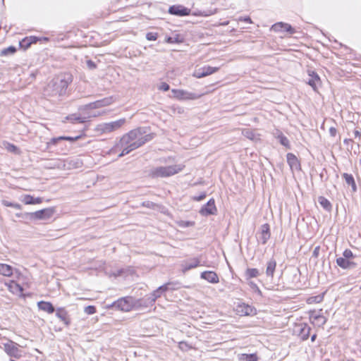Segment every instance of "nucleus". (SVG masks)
Listing matches in <instances>:
<instances>
[{"label": "nucleus", "instance_id": "b1692460", "mask_svg": "<svg viewBox=\"0 0 361 361\" xmlns=\"http://www.w3.org/2000/svg\"><path fill=\"white\" fill-rule=\"evenodd\" d=\"M37 307L39 310L46 312L49 314H51L54 312V307L52 304L49 302L40 301L37 302Z\"/></svg>", "mask_w": 361, "mask_h": 361}, {"label": "nucleus", "instance_id": "a211bd4d", "mask_svg": "<svg viewBox=\"0 0 361 361\" xmlns=\"http://www.w3.org/2000/svg\"><path fill=\"white\" fill-rule=\"evenodd\" d=\"M308 75L310 78L308 80L307 84L310 85L314 91H317V85L320 82V78L319 75L312 71H308Z\"/></svg>", "mask_w": 361, "mask_h": 361}, {"label": "nucleus", "instance_id": "052dcab7", "mask_svg": "<svg viewBox=\"0 0 361 361\" xmlns=\"http://www.w3.org/2000/svg\"><path fill=\"white\" fill-rule=\"evenodd\" d=\"M307 335L303 338V339H307Z\"/></svg>", "mask_w": 361, "mask_h": 361}, {"label": "nucleus", "instance_id": "f3484780", "mask_svg": "<svg viewBox=\"0 0 361 361\" xmlns=\"http://www.w3.org/2000/svg\"><path fill=\"white\" fill-rule=\"evenodd\" d=\"M200 265V260L197 258L191 259L183 262L181 264L182 271L185 272L191 269L195 268Z\"/></svg>", "mask_w": 361, "mask_h": 361}, {"label": "nucleus", "instance_id": "393cba45", "mask_svg": "<svg viewBox=\"0 0 361 361\" xmlns=\"http://www.w3.org/2000/svg\"><path fill=\"white\" fill-rule=\"evenodd\" d=\"M6 286L8 289L14 294L20 295L23 293V288L15 281H11L6 283Z\"/></svg>", "mask_w": 361, "mask_h": 361}, {"label": "nucleus", "instance_id": "79ce46f5", "mask_svg": "<svg viewBox=\"0 0 361 361\" xmlns=\"http://www.w3.org/2000/svg\"><path fill=\"white\" fill-rule=\"evenodd\" d=\"M179 348L183 351H188L189 349H190V346L185 342H180L178 344Z\"/></svg>", "mask_w": 361, "mask_h": 361}, {"label": "nucleus", "instance_id": "4c0bfd02", "mask_svg": "<svg viewBox=\"0 0 361 361\" xmlns=\"http://www.w3.org/2000/svg\"><path fill=\"white\" fill-rule=\"evenodd\" d=\"M16 51V49L15 47L11 46L8 48L4 49L1 51V56H7L10 54H13Z\"/></svg>", "mask_w": 361, "mask_h": 361}, {"label": "nucleus", "instance_id": "58836bf2", "mask_svg": "<svg viewBox=\"0 0 361 361\" xmlns=\"http://www.w3.org/2000/svg\"><path fill=\"white\" fill-rule=\"evenodd\" d=\"M247 283L248 285L250 286V287L256 293H257L259 295H262V292L261 290H259V288H258V286H257L256 283H255L253 281H250V280H247Z\"/></svg>", "mask_w": 361, "mask_h": 361}, {"label": "nucleus", "instance_id": "a18cd8bd", "mask_svg": "<svg viewBox=\"0 0 361 361\" xmlns=\"http://www.w3.org/2000/svg\"><path fill=\"white\" fill-rule=\"evenodd\" d=\"M146 38L149 41H155L157 39V34L154 32H148L146 35Z\"/></svg>", "mask_w": 361, "mask_h": 361}, {"label": "nucleus", "instance_id": "6e6552de", "mask_svg": "<svg viewBox=\"0 0 361 361\" xmlns=\"http://www.w3.org/2000/svg\"><path fill=\"white\" fill-rule=\"evenodd\" d=\"M19 345L11 340H8L6 343H2V348L7 355L15 358L21 357V350Z\"/></svg>", "mask_w": 361, "mask_h": 361}, {"label": "nucleus", "instance_id": "3c124183", "mask_svg": "<svg viewBox=\"0 0 361 361\" xmlns=\"http://www.w3.org/2000/svg\"><path fill=\"white\" fill-rule=\"evenodd\" d=\"M2 204L6 206V207H11V205L13 204V202H8L7 200H2Z\"/></svg>", "mask_w": 361, "mask_h": 361}, {"label": "nucleus", "instance_id": "4d7b16f0", "mask_svg": "<svg viewBox=\"0 0 361 361\" xmlns=\"http://www.w3.org/2000/svg\"><path fill=\"white\" fill-rule=\"evenodd\" d=\"M354 135H355V137L360 138L361 137V133L359 130H355Z\"/></svg>", "mask_w": 361, "mask_h": 361}, {"label": "nucleus", "instance_id": "4be33fe9", "mask_svg": "<svg viewBox=\"0 0 361 361\" xmlns=\"http://www.w3.org/2000/svg\"><path fill=\"white\" fill-rule=\"evenodd\" d=\"M310 320L313 324L319 326L324 324L326 322V318L317 312L311 314Z\"/></svg>", "mask_w": 361, "mask_h": 361}, {"label": "nucleus", "instance_id": "49530a36", "mask_svg": "<svg viewBox=\"0 0 361 361\" xmlns=\"http://www.w3.org/2000/svg\"><path fill=\"white\" fill-rule=\"evenodd\" d=\"M322 297L318 295V296L310 298L307 300V302H308V303L319 302L322 301Z\"/></svg>", "mask_w": 361, "mask_h": 361}, {"label": "nucleus", "instance_id": "9d476101", "mask_svg": "<svg viewBox=\"0 0 361 361\" xmlns=\"http://www.w3.org/2000/svg\"><path fill=\"white\" fill-rule=\"evenodd\" d=\"M82 115H71L70 116V120L73 123H85L87 119L92 118V117H97L99 116H101L102 114H104V111H95V112H87L84 111V109L82 110Z\"/></svg>", "mask_w": 361, "mask_h": 361}, {"label": "nucleus", "instance_id": "5fc2aeb1", "mask_svg": "<svg viewBox=\"0 0 361 361\" xmlns=\"http://www.w3.org/2000/svg\"><path fill=\"white\" fill-rule=\"evenodd\" d=\"M240 20H243V21L247 22V23H252V20H251V19L249 17L241 18Z\"/></svg>", "mask_w": 361, "mask_h": 361}, {"label": "nucleus", "instance_id": "bf43d9fd", "mask_svg": "<svg viewBox=\"0 0 361 361\" xmlns=\"http://www.w3.org/2000/svg\"><path fill=\"white\" fill-rule=\"evenodd\" d=\"M317 250H318V247H316V249L314 250V255H316V253H317Z\"/></svg>", "mask_w": 361, "mask_h": 361}, {"label": "nucleus", "instance_id": "7c9ffc66", "mask_svg": "<svg viewBox=\"0 0 361 361\" xmlns=\"http://www.w3.org/2000/svg\"><path fill=\"white\" fill-rule=\"evenodd\" d=\"M343 177L345 179L346 183L352 187L353 191L356 190V185L354 178L352 175L348 173H343Z\"/></svg>", "mask_w": 361, "mask_h": 361}, {"label": "nucleus", "instance_id": "2eb2a0df", "mask_svg": "<svg viewBox=\"0 0 361 361\" xmlns=\"http://www.w3.org/2000/svg\"><path fill=\"white\" fill-rule=\"evenodd\" d=\"M201 278L212 283H217L219 281L218 275L212 271H205L201 274Z\"/></svg>", "mask_w": 361, "mask_h": 361}, {"label": "nucleus", "instance_id": "423d86ee", "mask_svg": "<svg viewBox=\"0 0 361 361\" xmlns=\"http://www.w3.org/2000/svg\"><path fill=\"white\" fill-rule=\"evenodd\" d=\"M54 209L52 207L45 208L34 212L27 214L30 221H46L52 217L54 214Z\"/></svg>", "mask_w": 361, "mask_h": 361}, {"label": "nucleus", "instance_id": "e433bc0d", "mask_svg": "<svg viewBox=\"0 0 361 361\" xmlns=\"http://www.w3.org/2000/svg\"><path fill=\"white\" fill-rule=\"evenodd\" d=\"M4 148L7 151H8L10 152H13L14 154H19L20 153V151H19L18 148L16 145H14L13 144H11V143H9L8 142H4Z\"/></svg>", "mask_w": 361, "mask_h": 361}, {"label": "nucleus", "instance_id": "ea45409f", "mask_svg": "<svg viewBox=\"0 0 361 361\" xmlns=\"http://www.w3.org/2000/svg\"><path fill=\"white\" fill-rule=\"evenodd\" d=\"M177 224L182 228H186L192 226L194 225V222L188 221H178Z\"/></svg>", "mask_w": 361, "mask_h": 361}, {"label": "nucleus", "instance_id": "f03ea898", "mask_svg": "<svg viewBox=\"0 0 361 361\" xmlns=\"http://www.w3.org/2000/svg\"><path fill=\"white\" fill-rule=\"evenodd\" d=\"M71 82V74L61 73L47 84L44 89V94L47 96H61L66 93V88Z\"/></svg>", "mask_w": 361, "mask_h": 361}, {"label": "nucleus", "instance_id": "39448f33", "mask_svg": "<svg viewBox=\"0 0 361 361\" xmlns=\"http://www.w3.org/2000/svg\"><path fill=\"white\" fill-rule=\"evenodd\" d=\"M125 123V118H121L109 123H102L98 124L95 127L94 130L98 135L107 134L120 129Z\"/></svg>", "mask_w": 361, "mask_h": 361}, {"label": "nucleus", "instance_id": "a878e982", "mask_svg": "<svg viewBox=\"0 0 361 361\" xmlns=\"http://www.w3.org/2000/svg\"><path fill=\"white\" fill-rule=\"evenodd\" d=\"M13 269L11 266L0 263V274L4 276L9 277L12 276Z\"/></svg>", "mask_w": 361, "mask_h": 361}, {"label": "nucleus", "instance_id": "ddd939ff", "mask_svg": "<svg viewBox=\"0 0 361 361\" xmlns=\"http://www.w3.org/2000/svg\"><path fill=\"white\" fill-rule=\"evenodd\" d=\"M271 30L279 32L286 35V34H293L294 32V30L293 27L288 23L279 22L276 23L271 26Z\"/></svg>", "mask_w": 361, "mask_h": 361}, {"label": "nucleus", "instance_id": "7ed1b4c3", "mask_svg": "<svg viewBox=\"0 0 361 361\" xmlns=\"http://www.w3.org/2000/svg\"><path fill=\"white\" fill-rule=\"evenodd\" d=\"M184 168L185 165L183 164L167 166H159L152 169L150 171V175L154 178L169 177L182 171Z\"/></svg>", "mask_w": 361, "mask_h": 361}, {"label": "nucleus", "instance_id": "a19ab883", "mask_svg": "<svg viewBox=\"0 0 361 361\" xmlns=\"http://www.w3.org/2000/svg\"><path fill=\"white\" fill-rule=\"evenodd\" d=\"M84 312L89 315L93 314L96 312V308L94 306L89 305L85 307Z\"/></svg>", "mask_w": 361, "mask_h": 361}, {"label": "nucleus", "instance_id": "20e7f679", "mask_svg": "<svg viewBox=\"0 0 361 361\" xmlns=\"http://www.w3.org/2000/svg\"><path fill=\"white\" fill-rule=\"evenodd\" d=\"M141 300H135L131 297H125L118 300L109 307H115L121 311L129 312L133 309L141 307Z\"/></svg>", "mask_w": 361, "mask_h": 361}, {"label": "nucleus", "instance_id": "f8f14e48", "mask_svg": "<svg viewBox=\"0 0 361 361\" xmlns=\"http://www.w3.org/2000/svg\"><path fill=\"white\" fill-rule=\"evenodd\" d=\"M235 310L240 316H251L256 314V310L254 307L245 303H239Z\"/></svg>", "mask_w": 361, "mask_h": 361}, {"label": "nucleus", "instance_id": "5701e85b", "mask_svg": "<svg viewBox=\"0 0 361 361\" xmlns=\"http://www.w3.org/2000/svg\"><path fill=\"white\" fill-rule=\"evenodd\" d=\"M21 201L25 204H38L42 202V197H33L30 195H25L21 197Z\"/></svg>", "mask_w": 361, "mask_h": 361}, {"label": "nucleus", "instance_id": "1a4fd4ad", "mask_svg": "<svg viewBox=\"0 0 361 361\" xmlns=\"http://www.w3.org/2000/svg\"><path fill=\"white\" fill-rule=\"evenodd\" d=\"M114 102L112 97H106L101 100L90 103L84 107V111L92 112V111L111 105Z\"/></svg>", "mask_w": 361, "mask_h": 361}, {"label": "nucleus", "instance_id": "6ab92c4d", "mask_svg": "<svg viewBox=\"0 0 361 361\" xmlns=\"http://www.w3.org/2000/svg\"><path fill=\"white\" fill-rule=\"evenodd\" d=\"M287 162L292 171H298L300 169V163L293 154L288 153L287 154Z\"/></svg>", "mask_w": 361, "mask_h": 361}, {"label": "nucleus", "instance_id": "c9c22d12", "mask_svg": "<svg viewBox=\"0 0 361 361\" xmlns=\"http://www.w3.org/2000/svg\"><path fill=\"white\" fill-rule=\"evenodd\" d=\"M183 38L179 35H175L174 36L166 38V42L169 44H179L183 42Z\"/></svg>", "mask_w": 361, "mask_h": 361}, {"label": "nucleus", "instance_id": "dca6fc26", "mask_svg": "<svg viewBox=\"0 0 361 361\" xmlns=\"http://www.w3.org/2000/svg\"><path fill=\"white\" fill-rule=\"evenodd\" d=\"M270 238L269 226L265 224L261 226L259 239L262 244H265Z\"/></svg>", "mask_w": 361, "mask_h": 361}, {"label": "nucleus", "instance_id": "e2e57ef3", "mask_svg": "<svg viewBox=\"0 0 361 361\" xmlns=\"http://www.w3.org/2000/svg\"><path fill=\"white\" fill-rule=\"evenodd\" d=\"M88 63L90 64V66H92V63L90 61H88Z\"/></svg>", "mask_w": 361, "mask_h": 361}, {"label": "nucleus", "instance_id": "412c9836", "mask_svg": "<svg viewBox=\"0 0 361 361\" xmlns=\"http://www.w3.org/2000/svg\"><path fill=\"white\" fill-rule=\"evenodd\" d=\"M169 13L180 16H186L189 13V10L180 6H173L169 8Z\"/></svg>", "mask_w": 361, "mask_h": 361}, {"label": "nucleus", "instance_id": "de8ad7c7", "mask_svg": "<svg viewBox=\"0 0 361 361\" xmlns=\"http://www.w3.org/2000/svg\"><path fill=\"white\" fill-rule=\"evenodd\" d=\"M158 89L162 91H168L169 85L166 82H161L158 86Z\"/></svg>", "mask_w": 361, "mask_h": 361}, {"label": "nucleus", "instance_id": "603ef678", "mask_svg": "<svg viewBox=\"0 0 361 361\" xmlns=\"http://www.w3.org/2000/svg\"><path fill=\"white\" fill-rule=\"evenodd\" d=\"M60 137L62 138V140H71V141H73L78 138V137L73 138L71 137H65V136H61Z\"/></svg>", "mask_w": 361, "mask_h": 361}, {"label": "nucleus", "instance_id": "37998d69", "mask_svg": "<svg viewBox=\"0 0 361 361\" xmlns=\"http://www.w3.org/2000/svg\"><path fill=\"white\" fill-rule=\"evenodd\" d=\"M62 140V138L60 137H54L50 140L49 142H47V147H49L51 145H55L58 143L59 141Z\"/></svg>", "mask_w": 361, "mask_h": 361}, {"label": "nucleus", "instance_id": "8fccbe9b", "mask_svg": "<svg viewBox=\"0 0 361 361\" xmlns=\"http://www.w3.org/2000/svg\"><path fill=\"white\" fill-rule=\"evenodd\" d=\"M206 197V193L205 192H203L199 196H195V197H193L192 199L195 201H201L203 199H204Z\"/></svg>", "mask_w": 361, "mask_h": 361}, {"label": "nucleus", "instance_id": "0eeeda50", "mask_svg": "<svg viewBox=\"0 0 361 361\" xmlns=\"http://www.w3.org/2000/svg\"><path fill=\"white\" fill-rule=\"evenodd\" d=\"M171 97L178 100H194L200 98L204 94H197L184 90L173 89Z\"/></svg>", "mask_w": 361, "mask_h": 361}, {"label": "nucleus", "instance_id": "c85d7f7f", "mask_svg": "<svg viewBox=\"0 0 361 361\" xmlns=\"http://www.w3.org/2000/svg\"><path fill=\"white\" fill-rule=\"evenodd\" d=\"M276 267V262L275 260H270L267 263L266 269V274L267 276L273 277Z\"/></svg>", "mask_w": 361, "mask_h": 361}, {"label": "nucleus", "instance_id": "f257e3e1", "mask_svg": "<svg viewBox=\"0 0 361 361\" xmlns=\"http://www.w3.org/2000/svg\"><path fill=\"white\" fill-rule=\"evenodd\" d=\"M151 139L152 136L150 135H144L141 129L131 130L121 138V142L122 145H125V147L122 152L119 154V157H121L128 154L129 152L142 146Z\"/></svg>", "mask_w": 361, "mask_h": 361}, {"label": "nucleus", "instance_id": "6e6d98bb", "mask_svg": "<svg viewBox=\"0 0 361 361\" xmlns=\"http://www.w3.org/2000/svg\"><path fill=\"white\" fill-rule=\"evenodd\" d=\"M329 131H330V133H331V135L332 136H335V135H336V128H330V130H329Z\"/></svg>", "mask_w": 361, "mask_h": 361}, {"label": "nucleus", "instance_id": "bb28decb", "mask_svg": "<svg viewBox=\"0 0 361 361\" xmlns=\"http://www.w3.org/2000/svg\"><path fill=\"white\" fill-rule=\"evenodd\" d=\"M37 40V37L31 36L29 37L24 38L20 42V46L25 49H27L32 44L35 43Z\"/></svg>", "mask_w": 361, "mask_h": 361}, {"label": "nucleus", "instance_id": "4468645a", "mask_svg": "<svg viewBox=\"0 0 361 361\" xmlns=\"http://www.w3.org/2000/svg\"><path fill=\"white\" fill-rule=\"evenodd\" d=\"M217 209L214 199H210L200 210L202 216H209L216 214Z\"/></svg>", "mask_w": 361, "mask_h": 361}, {"label": "nucleus", "instance_id": "f704fd0d", "mask_svg": "<svg viewBox=\"0 0 361 361\" xmlns=\"http://www.w3.org/2000/svg\"><path fill=\"white\" fill-rule=\"evenodd\" d=\"M243 135L251 140H258V135L254 131L249 129L243 130Z\"/></svg>", "mask_w": 361, "mask_h": 361}, {"label": "nucleus", "instance_id": "473e14b6", "mask_svg": "<svg viewBox=\"0 0 361 361\" xmlns=\"http://www.w3.org/2000/svg\"><path fill=\"white\" fill-rule=\"evenodd\" d=\"M319 204L326 210L330 211L331 209V204L330 202L324 197H319L318 198Z\"/></svg>", "mask_w": 361, "mask_h": 361}, {"label": "nucleus", "instance_id": "aec40b11", "mask_svg": "<svg viewBox=\"0 0 361 361\" xmlns=\"http://www.w3.org/2000/svg\"><path fill=\"white\" fill-rule=\"evenodd\" d=\"M168 289L167 285H164L160 287H159L156 290H154L149 298V303L150 305L154 304V302L156 301V300L159 298L161 294L164 292H166Z\"/></svg>", "mask_w": 361, "mask_h": 361}, {"label": "nucleus", "instance_id": "72a5a7b5", "mask_svg": "<svg viewBox=\"0 0 361 361\" xmlns=\"http://www.w3.org/2000/svg\"><path fill=\"white\" fill-rule=\"evenodd\" d=\"M66 312L64 311L63 309L59 308L56 310V317L60 319L62 322H63L65 324H68L69 322L67 319Z\"/></svg>", "mask_w": 361, "mask_h": 361}, {"label": "nucleus", "instance_id": "9b49d317", "mask_svg": "<svg viewBox=\"0 0 361 361\" xmlns=\"http://www.w3.org/2000/svg\"><path fill=\"white\" fill-rule=\"evenodd\" d=\"M218 71H219V68H217V67H212L209 66H206L195 69L193 73V76L197 78H201L203 77H206L207 75H210L216 73Z\"/></svg>", "mask_w": 361, "mask_h": 361}, {"label": "nucleus", "instance_id": "680f3d73", "mask_svg": "<svg viewBox=\"0 0 361 361\" xmlns=\"http://www.w3.org/2000/svg\"><path fill=\"white\" fill-rule=\"evenodd\" d=\"M88 63L90 64V66H92V63L90 61H88Z\"/></svg>", "mask_w": 361, "mask_h": 361}, {"label": "nucleus", "instance_id": "0e129e2a", "mask_svg": "<svg viewBox=\"0 0 361 361\" xmlns=\"http://www.w3.org/2000/svg\"><path fill=\"white\" fill-rule=\"evenodd\" d=\"M11 361H15V360H11Z\"/></svg>", "mask_w": 361, "mask_h": 361}, {"label": "nucleus", "instance_id": "c03bdc74", "mask_svg": "<svg viewBox=\"0 0 361 361\" xmlns=\"http://www.w3.org/2000/svg\"><path fill=\"white\" fill-rule=\"evenodd\" d=\"M343 258L347 259L348 260L349 259L353 258L354 257L352 251L348 249L343 252Z\"/></svg>", "mask_w": 361, "mask_h": 361}, {"label": "nucleus", "instance_id": "864d4df0", "mask_svg": "<svg viewBox=\"0 0 361 361\" xmlns=\"http://www.w3.org/2000/svg\"><path fill=\"white\" fill-rule=\"evenodd\" d=\"M11 207H13V208L17 209H22L21 205L18 204V203H13V204L11 205Z\"/></svg>", "mask_w": 361, "mask_h": 361}, {"label": "nucleus", "instance_id": "cd10ccee", "mask_svg": "<svg viewBox=\"0 0 361 361\" xmlns=\"http://www.w3.org/2000/svg\"><path fill=\"white\" fill-rule=\"evenodd\" d=\"M337 264L343 269H348L354 267L355 264L350 262L348 259L343 257H338L336 259Z\"/></svg>", "mask_w": 361, "mask_h": 361}, {"label": "nucleus", "instance_id": "13d9d810", "mask_svg": "<svg viewBox=\"0 0 361 361\" xmlns=\"http://www.w3.org/2000/svg\"><path fill=\"white\" fill-rule=\"evenodd\" d=\"M315 338H316V335H313V336H312V338H311V339H312V341H314V339H315Z\"/></svg>", "mask_w": 361, "mask_h": 361}, {"label": "nucleus", "instance_id": "09e8293b", "mask_svg": "<svg viewBox=\"0 0 361 361\" xmlns=\"http://www.w3.org/2000/svg\"><path fill=\"white\" fill-rule=\"evenodd\" d=\"M280 142L284 146H288L289 144L288 140L283 135L279 136Z\"/></svg>", "mask_w": 361, "mask_h": 361}, {"label": "nucleus", "instance_id": "c756f323", "mask_svg": "<svg viewBox=\"0 0 361 361\" xmlns=\"http://www.w3.org/2000/svg\"><path fill=\"white\" fill-rule=\"evenodd\" d=\"M240 361H258L256 354H240L238 355Z\"/></svg>", "mask_w": 361, "mask_h": 361}, {"label": "nucleus", "instance_id": "2f4dec72", "mask_svg": "<svg viewBox=\"0 0 361 361\" xmlns=\"http://www.w3.org/2000/svg\"><path fill=\"white\" fill-rule=\"evenodd\" d=\"M245 277L247 280H250L252 278L257 277L259 275V271L257 269H247L245 271Z\"/></svg>", "mask_w": 361, "mask_h": 361}]
</instances>
